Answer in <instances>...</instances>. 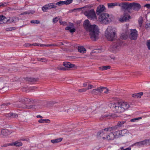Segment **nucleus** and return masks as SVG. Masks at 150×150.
<instances>
[{"mask_svg": "<svg viewBox=\"0 0 150 150\" xmlns=\"http://www.w3.org/2000/svg\"><path fill=\"white\" fill-rule=\"evenodd\" d=\"M143 94V93L142 92L137 93V98H140Z\"/></svg>", "mask_w": 150, "mask_h": 150, "instance_id": "nucleus-45", "label": "nucleus"}, {"mask_svg": "<svg viewBox=\"0 0 150 150\" xmlns=\"http://www.w3.org/2000/svg\"><path fill=\"white\" fill-rule=\"evenodd\" d=\"M51 44H47V45H44L43 44H40V47H43V46H46L47 47H51Z\"/></svg>", "mask_w": 150, "mask_h": 150, "instance_id": "nucleus-49", "label": "nucleus"}, {"mask_svg": "<svg viewBox=\"0 0 150 150\" xmlns=\"http://www.w3.org/2000/svg\"><path fill=\"white\" fill-rule=\"evenodd\" d=\"M1 134L3 136H7L10 134L11 132L8 129H2L1 131Z\"/></svg>", "mask_w": 150, "mask_h": 150, "instance_id": "nucleus-16", "label": "nucleus"}, {"mask_svg": "<svg viewBox=\"0 0 150 150\" xmlns=\"http://www.w3.org/2000/svg\"><path fill=\"white\" fill-rule=\"evenodd\" d=\"M127 37V35H125L124 34H122L120 36V38L122 39H123L125 40L126 39Z\"/></svg>", "mask_w": 150, "mask_h": 150, "instance_id": "nucleus-43", "label": "nucleus"}, {"mask_svg": "<svg viewBox=\"0 0 150 150\" xmlns=\"http://www.w3.org/2000/svg\"><path fill=\"white\" fill-rule=\"evenodd\" d=\"M83 26L86 31L89 32V35L92 41H96L98 39L99 31L97 26L91 25L89 20H86L84 22Z\"/></svg>", "mask_w": 150, "mask_h": 150, "instance_id": "nucleus-2", "label": "nucleus"}, {"mask_svg": "<svg viewBox=\"0 0 150 150\" xmlns=\"http://www.w3.org/2000/svg\"><path fill=\"white\" fill-rule=\"evenodd\" d=\"M58 18L57 17H56L55 18H53V22L54 23H55L58 21Z\"/></svg>", "mask_w": 150, "mask_h": 150, "instance_id": "nucleus-47", "label": "nucleus"}, {"mask_svg": "<svg viewBox=\"0 0 150 150\" xmlns=\"http://www.w3.org/2000/svg\"><path fill=\"white\" fill-rule=\"evenodd\" d=\"M51 47L53 46H60V45L58 44V45H56L55 44H51Z\"/></svg>", "mask_w": 150, "mask_h": 150, "instance_id": "nucleus-55", "label": "nucleus"}, {"mask_svg": "<svg viewBox=\"0 0 150 150\" xmlns=\"http://www.w3.org/2000/svg\"><path fill=\"white\" fill-rule=\"evenodd\" d=\"M100 87L96 89H93L91 91V93L94 95H97L98 92L100 93Z\"/></svg>", "mask_w": 150, "mask_h": 150, "instance_id": "nucleus-24", "label": "nucleus"}, {"mask_svg": "<svg viewBox=\"0 0 150 150\" xmlns=\"http://www.w3.org/2000/svg\"><path fill=\"white\" fill-rule=\"evenodd\" d=\"M94 87L93 85L91 84L88 85V88H87V90L92 89Z\"/></svg>", "mask_w": 150, "mask_h": 150, "instance_id": "nucleus-50", "label": "nucleus"}, {"mask_svg": "<svg viewBox=\"0 0 150 150\" xmlns=\"http://www.w3.org/2000/svg\"><path fill=\"white\" fill-rule=\"evenodd\" d=\"M79 52L81 53H85L86 52V50L83 46H79L78 49Z\"/></svg>", "mask_w": 150, "mask_h": 150, "instance_id": "nucleus-22", "label": "nucleus"}, {"mask_svg": "<svg viewBox=\"0 0 150 150\" xmlns=\"http://www.w3.org/2000/svg\"><path fill=\"white\" fill-rule=\"evenodd\" d=\"M40 44H38L37 43H34V44H32V45H34L35 46H40Z\"/></svg>", "mask_w": 150, "mask_h": 150, "instance_id": "nucleus-63", "label": "nucleus"}, {"mask_svg": "<svg viewBox=\"0 0 150 150\" xmlns=\"http://www.w3.org/2000/svg\"><path fill=\"white\" fill-rule=\"evenodd\" d=\"M131 9H132H132L136 11H138L141 8V6L140 4L137 3L133 2L131 3Z\"/></svg>", "mask_w": 150, "mask_h": 150, "instance_id": "nucleus-9", "label": "nucleus"}, {"mask_svg": "<svg viewBox=\"0 0 150 150\" xmlns=\"http://www.w3.org/2000/svg\"><path fill=\"white\" fill-rule=\"evenodd\" d=\"M29 13V14H33L35 13V11H34L33 10H31L30 11H28Z\"/></svg>", "mask_w": 150, "mask_h": 150, "instance_id": "nucleus-61", "label": "nucleus"}, {"mask_svg": "<svg viewBox=\"0 0 150 150\" xmlns=\"http://www.w3.org/2000/svg\"><path fill=\"white\" fill-rule=\"evenodd\" d=\"M17 107H21L23 108H26L28 109H30L32 108L33 107V106L32 105H30V106L24 105V106H22L21 105H18L17 106Z\"/></svg>", "mask_w": 150, "mask_h": 150, "instance_id": "nucleus-34", "label": "nucleus"}, {"mask_svg": "<svg viewBox=\"0 0 150 150\" xmlns=\"http://www.w3.org/2000/svg\"><path fill=\"white\" fill-rule=\"evenodd\" d=\"M76 30L75 28H73L70 29V32L71 33H73Z\"/></svg>", "mask_w": 150, "mask_h": 150, "instance_id": "nucleus-57", "label": "nucleus"}, {"mask_svg": "<svg viewBox=\"0 0 150 150\" xmlns=\"http://www.w3.org/2000/svg\"><path fill=\"white\" fill-rule=\"evenodd\" d=\"M17 29L16 27H10L9 28H7L6 29V31H10L12 30H14Z\"/></svg>", "mask_w": 150, "mask_h": 150, "instance_id": "nucleus-37", "label": "nucleus"}, {"mask_svg": "<svg viewBox=\"0 0 150 150\" xmlns=\"http://www.w3.org/2000/svg\"><path fill=\"white\" fill-rule=\"evenodd\" d=\"M103 130L105 132L106 134L109 132H114L116 130L115 127L114 126L112 127H109L103 129Z\"/></svg>", "mask_w": 150, "mask_h": 150, "instance_id": "nucleus-14", "label": "nucleus"}, {"mask_svg": "<svg viewBox=\"0 0 150 150\" xmlns=\"http://www.w3.org/2000/svg\"><path fill=\"white\" fill-rule=\"evenodd\" d=\"M113 134L115 138H118L120 137V132H119V130H117L116 131L113 132Z\"/></svg>", "mask_w": 150, "mask_h": 150, "instance_id": "nucleus-29", "label": "nucleus"}, {"mask_svg": "<svg viewBox=\"0 0 150 150\" xmlns=\"http://www.w3.org/2000/svg\"><path fill=\"white\" fill-rule=\"evenodd\" d=\"M115 138V136H114L113 133L112 132L110 133L109 135L106 136V137H103V139H107L108 140H113Z\"/></svg>", "mask_w": 150, "mask_h": 150, "instance_id": "nucleus-13", "label": "nucleus"}, {"mask_svg": "<svg viewBox=\"0 0 150 150\" xmlns=\"http://www.w3.org/2000/svg\"><path fill=\"white\" fill-rule=\"evenodd\" d=\"M125 122L126 121H118L117 124L114 126V127H115L116 130H117L118 128L122 127Z\"/></svg>", "mask_w": 150, "mask_h": 150, "instance_id": "nucleus-15", "label": "nucleus"}, {"mask_svg": "<svg viewBox=\"0 0 150 150\" xmlns=\"http://www.w3.org/2000/svg\"><path fill=\"white\" fill-rule=\"evenodd\" d=\"M121 131H122V134H123L124 135H125V134L127 133V130L126 129L121 130Z\"/></svg>", "mask_w": 150, "mask_h": 150, "instance_id": "nucleus-53", "label": "nucleus"}, {"mask_svg": "<svg viewBox=\"0 0 150 150\" xmlns=\"http://www.w3.org/2000/svg\"><path fill=\"white\" fill-rule=\"evenodd\" d=\"M147 46L149 50H150V40H148L147 42Z\"/></svg>", "mask_w": 150, "mask_h": 150, "instance_id": "nucleus-48", "label": "nucleus"}, {"mask_svg": "<svg viewBox=\"0 0 150 150\" xmlns=\"http://www.w3.org/2000/svg\"><path fill=\"white\" fill-rule=\"evenodd\" d=\"M101 52V50L100 49H96V51L94 52H95L96 53H98Z\"/></svg>", "mask_w": 150, "mask_h": 150, "instance_id": "nucleus-54", "label": "nucleus"}, {"mask_svg": "<svg viewBox=\"0 0 150 150\" xmlns=\"http://www.w3.org/2000/svg\"><path fill=\"white\" fill-rule=\"evenodd\" d=\"M59 23L61 25H65L66 24V23L65 22L59 21Z\"/></svg>", "mask_w": 150, "mask_h": 150, "instance_id": "nucleus-60", "label": "nucleus"}, {"mask_svg": "<svg viewBox=\"0 0 150 150\" xmlns=\"http://www.w3.org/2000/svg\"><path fill=\"white\" fill-rule=\"evenodd\" d=\"M63 139L62 138H59L58 139L51 140V142L53 144L59 143L61 142Z\"/></svg>", "mask_w": 150, "mask_h": 150, "instance_id": "nucleus-23", "label": "nucleus"}, {"mask_svg": "<svg viewBox=\"0 0 150 150\" xmlns=\"http://www.w3.org/2000/svg\"><path fill=\"white\" fill-rule=\"evenodd\" d=\"M41 62H47V60L45 58H42Z\"/></svg>", "mask_w": 150, "mask_h": 150, "instance_id": "nucleus-59", "label": "nucleus"}, {"mask_svg": "<svg viewBox=\"0 0 150 150\" xmlns=\"http://www.w3.org/2000/svg\"><path fill=\"white\" fill-rule=\"evenodd\" d=\"M131 150V148L130 147H129L125 149H123V150Z\"/></svg>", "mask_w": 150, "mask_h": 150, "instance_id": "nucleus-64", "label": "nucleus"}, {"mask_svg": "<svg viewBox=\"0 0 150 150\" xmlns=\"http://www.w3.org/2000/svg\"><path fill=\"white\" fill-rule=\"evenodd\" d=\"M71 28L70 27L67 26L66 27V28H65V29L66 30H68L70 31Z\"/></svg>", "mask_w": 150, "mask_h": 150, "instance_id": "nucleus-62", "label": "nucleus"}, {"mask_svg": "<svg viewBox=\"0 0 150 150\" xmlns=\"http://www.w3.org/2000/svg\"><path fill=\"white\" fill-rule=\"evenodd\" d=\"M87 90V88H83L82 89H80L79 90V92H84L86 91Z\"/></svg>", "mask_w": 150, "mask_h": 150, "instance_id": "nucleus-46", "label": "nucleus"}, {"mask_svg": "<svg viewBox=\"0 0 150 150\" xmlns=\"http://www.w3.org/2000/svg\"><path fill=\"white\" fill-rule=\"evenodd\" d=\"M112 117V118H114V115H108L107 114L105 113V114L103 115L100 118L101 120H102L103 119H104L105 118H110Z\"/></svg>", "mask_w": 150, "mask_h": 150, "instance_id": "nucleus-21", "label": "nucleus"}, {"mask_svg": "<svg viewBox=\"0 0 150 150\" xmlns=\"http://www.w3.org/2000/svg\"><path fill=\"white\" fill-rule=\"evenodd\" d=\"M105 8L103 5H100L98 7L97 10V14L98 15H100L103 12L105 11Z\"/></svg>", "mask_w": 150, "mask_h": 150, "instance_id": "nucleus-11", "label": "nucleus"}, {"mask_svg": "<svg viewBox=\"0 0 150 150\" xmlns=\"http://www.w3.org/2000/svg\"><path fill=\"white\" fill-rule=\"evenodd\" d=\"M106 134L105 132L103 130V129L99 131L97 133V137H101L102 138L104 137L103 136L104 134Z\"/></svg>", "mask_w": 150, "mask_h": 150, "instance_id": "nucleus-20", "label": "nucleus"}, {"mask_svg": "<svg viewBox=\"0 0 150 150\" xmlns=\"http://www.w3.org/2000/svg\"><path fill=\"white\" fill-rule=\"evenodd\" d=\"M18 18L17 17H11L9 18L7 20L6 23H15L18 21Z\"/></svg>", "mask_w": 150, "mask_h": 150, "instance_id": "nucleus-12", "label": "nucleus"}, {"mask_svg": "<svg viewBox=\"0 0 150 150\" xmlns=\"http://www.w3.org/2000/svg\"><path fill=\"white\" fill-rule=\"evenodd\" d=\"M7 82L6 78L5 77L1 78L0 79V85H3Z\"/></svg>", "mask_w": 150, "mask_h": 150, "instance_id": "nucleus-26", "label": "nucleus"}, {"mask_svg": "<svg viewBox=\"0 0 150 150\" xmlns=\"http://www.w3.org/2000/svg\"><path fill=\"white\" fill-rule=\"evenodd\" d=\"M56 5H54L53 3H50L43 6L42 7V9L43 11L45 12L48 10L50 9L51 8H56Z\"/></svg>", "mask_w": 150, "mask_h": 150, "instance_id": "nucleus-8", "label": "nucleus"}, {"mask_svg": "<svg viewBox=\"0 0 150 150\" xmlns=\"http://www.w3.org/2000/svg\"><path fill=\"white\" fill-rule=\"evenodd\" d=\"M129 37L131 39L136 40L137 36V31L136 29L131 30Z\"/></svg>", "mask_w": 150, "mask_h": 150, "instance_id": "nucleus-10", "label": "nucleus"}, {"mask_svg": "<svg viewBox=\"0 0 150 150\" xmlns=\"http://www.w3.org/2000/svg\"><path fill=\"white\" fill-rule=\"evenodd\" d=\"M65 3L64 1H61L57 3L55 5L56 6L57 5L59 6H61L65 4Z\"/></svg>", "mask_w": 150, "mask_h": 150, "instance_id": "nucleus-38", "label": "nucleus"}, {"mask_svg": "<svg viewBox=\"0 0 150 150\" xmlns=\"http://www.w3.org/2000/svg\"><path fill=\"white\" fill-rule=\"evenodd\" d=\"M84 14L87 16L89 19H92L96 18V13L93 9L86 11L84 13Z\"/></svg>", "mask_w": 150, "mask_h": 150, "instance_id": "nucleus-7", "label": "nucleus"}, {"mask_svg": "<svg viewBox=\"0 0 150 150\" xmlns=\"http://www.w3.org/2000/svg\"><path fill=\"white\" fill-rule=\"evenodd\" d=\"M142 141L143 146L145 145H150V140L149 139H145Z\"/></svg>", "mask_w": 150, "mask_h": 150, "instance_id": "nucleus-33", "label": "nucleus"}, {"mask_svg": "<svg viewBox=\"0 0 150 150\" xmlns=\"http://www.w3.org/2000/svg\"><path fill=\"white\" fill-rule=\"evenodd\" d=\"M131 3L128 2H122L119 4V6H120L122 9L127 10L128 12L132 13V11L131 9Z\"/></svg>", "mask_w": 150, "mask_h": 150, "instance_id": "nucleus-6", "label": "nucleus"}, {"mask_svg": "<svg viewBox=\"0 0 150 150\" xmlns=\"http://www.w3.org/2000/svg\"><path fill=\"white\" fill-rule=\"evenodd\" d=\"M100 88L101 90H100V93L102 91H104V93H107L109 91V90L107 88L102 87H100Z\"/></svg>", "mask_w": 150, "mask_h": 150, "instance_id": "nucleus-28", "label": "nucleus"}, {"mask_svg": "<svg viewBox=\"0 0 150 150\" xmlns=\"http://www.w3.org/2000/svg\"><path fill=\"white\" fill-rule=\"evenodd\" d=\"M110 66H105L99 67V69L101 71H104L110 69Z\"/></svg>", "mask_w": 150, "mask_h": 150, "instance_id": "nucleus-27", "label": "nucleus"}, {"mask_svg": "<svg viewBox=\"0 0 150 150\" xmlns=\"http://www.w3.org/2000/svg\"><path fill=\"white\" fill-rule=\"evenodd\" d=\"M129 107V105L125 102H116L111 104L112 109L115 113H122Z\"/></svg>", "mask_w": 150, "mask_h": 150, "instance_id": "nucleus-3", "label": "nucleus"}, {"mask_svg": "<svg viewBox=\"0 0 150 150\" xmlns=\"http://www.w3.org/2000/svg\"><path fill=\"white\" fill-rule=\"evenodd\" d=\"M73 1V0H67L66 1H64L65 4L66 5H68L71 3Z\"/></svg>", "mask_w": 150, "mask_h": 150, "instance_id": "nucleus-41", "label": "nucleus"}, {"mask_svg": "<svg viewBox=\"0 0 150 150\" xmlns=\"http://www.w3.org/2000/svg\"><path fill=\"white\" fill-rule=\"evenodd\" d=\"M63 65L67 68H72L75 66L74 64H71L69 62H64L63 63Z\"/></svg>", "mask_w": 150, "mask_h": 150, "instance_id": "nucleus-17", "label": "nucleus"}, {"mask_svg": "<svg viewBox=\"0 0 150 150\" xmlns=\"http://www.w3.org/2000/svg\"><path fill=\"white\" fill-rule=\"evenodd\" d=\"M117 5V3H109L108 4V6L109 8H112Z\"/></svg>", "mask_w": 150, "mask_h": 150, "instance_id": "nucleus-30", "label": "nucleus"}, {"mask_svg": "<svg viewBox=\"0 0 150 150\" xmlns=\"http://www.w3.org/2000/svg\"><path fill=\"white\" fill-rule=\"evenodd\" d=\"M134 145H137V146H143L142 141H141L138 142H136L134 144Z\"/></svg>", "mask_w": 150, "mask_h": 150, "instance_id": "nucleus-39", "label": "nucleus"}, {"mask_svg": "<svg viewBox=\"0 0 150 150\" xmlns=\"http://www.w3.org/2000/svg\"><path fill=\"white\" fill-rule=\"evenodd\" d=\"M38 122L39 123H49L50 122V121L49 120L47 119H41L38 120Z\"/></svg>", "mask_w": 150, "mask_h": 150, "instance_id": "nucleus-25", "label": "nucleus"}, {"mask_svg": "<svg viewBox=\"0 0 150 150\" xmlns=\"http://www.w3.org/2000/svg\"><path fill=\"white\" fill-rule=\"evenodd\" d=\"M130 16L128 13L124 11L123 14L121 15L118 19L119 21L122 23H125L129 21L130 19Z\"/></svg>", "mask_w": 150, "mask_h": 150, "instance_id": "nucleus-5", "label": "nucleus"}, {"mask_svg": "<svg viewBox=\"0 0 150 150\" xmlns=\"http://www.w3.org/2000/svg\"><path fill=\"white\" fill-rule=\"evenodd\" d=\"M11 144V143H8V144H5L2 145V146L3 147H6L8 146H11V145H10Z\"/></svg>", "mask_w": 150, "mask_h": 150, "instance_id": "nucleus-51", "label": "nucleus"}, {"mask_svg": "<svg viewBox=\"0 0 150 150\" xmlns=\"http://www.w3.org/2000/svg\"><path fill=\"white\" fill-rule=\"evenodd\" d=\"M57 68L58 70H60L65 71L67 69L66 68L63 67H58Z\"/></svg>", "mask_w": 150, "mask_h": 150, "instance_id": "nucleus-40", "label": "nucleus"}, {"mask_svg": "<svg viewBox=\"0 0 150 150\" xmlns=\"http://www.w3.org/2000/svg\"><path fill=\"white\" fill-rule=\"evenodd\" d=\"M142 118L141 117H139L134 118H133L130 120V121L132 122H134L138 120H139L141 119Z\"/></svg>", "mask_w": 150, "mask_h": 150, "instance_id": "nucleus-35", "label": "nucleus"}, {"mask_svg": "<svg viewBox=\"0 0 150 150\" xmlns=\"http://www.w3.org/2000/svg\"><path fill=\"white\" fill-rule=\"evenodd\" d=\"M30 23H34L36 24H38L40 23V21L38 20H32L31 21Z\"/></svg>", "mask_w": 150, "mask_h": 150, "instance_id": "nucleus-42", "label": "nucleus"}, {"mask_svg": "<svg viewBox=\"0 0 150 150\" xmlns=\"http://www.w3.org/2000/svg\"><path fill=\"white\" fill-rule=\"evenodd\" d=\"M119 132H120V137L124 136V135L123 134H122V131H121V130H119Z\"/></svg>", "mask_w": 150, "mask_h": 150, "instance_id": "nucleus-56", "label": "nucleus"}, {"mask_svg": "<svg viewBox=\"0 0 150 150\" xmlns=\"http://www.w3.org/2000/svg\"><path fill=\"white\" fill-rule=\"evenodd\" d=\"M8 116L13 118H15L18 117V115L16 113L12 112L11 113H9L8 114Z\"/></svg>", "mask_w": 150, "mask_h": 150, "instance_id": "nucleus-31", "label": "nucleus"}, {"mask_svg": "<svg viewBox=\"0 0 150 150\" xmlns=\"http://www.w3.org/2000/svg\"><path fill=\"white\" fill-rule=\"evenodd\" d=\"M139 23L140 27H141L142 24L143 22V19L142 17H140L138 20Z\"/></svg>", "mask_w": 150, "mask_h": 150, "instance_id": "nucleus-44", "label": "nucleus"}, {"mask_svg": "<svg viewBox=\"0 0 150 150\" xmlns=\"http://www.w3.org/2000/svg\"><path fill=\"white\" fill-rule=\"evenodd\" d=\"M115 28L111 26H109L105 31V35L107 39L109 41H113L110 47V50L114 53L117 52L120 50L122 43V41L119 39H115L116 37Z\"/></svg>", "mask_w": 150, "mask_h": 150, "instance_id": "nucleus-1", "label": "nucleus"}, {"mask_svg": "<svg viewBox=\"0 0 150 150\" xmlns=\"http://www.w3.org/2000/svg\"><path fill=\"white\" fill-rule=\"evenodd\" d=\"M144 6L146 7L149 9L150 8V4H147L144 5Z\"/></svg>", "mask_w": 150, "mask_h": 150, "instance_id": "nucleus-52", "label": "nucleus"}, {"mask_svg": "<svg viewBox=\"0 0 150 150\" xmlns=\"http://www.w3.org/2000/svg\"><path fill=\"white\" fill-rule=\"evenodd\" d=\"M22 143L18 141H16L15 142L11 143V146H21L22 145Z\"/></svg>", "mask_w": 150, "mask_h": 150, "instance_id": "nucleus-19", "label": "nucleus"}, {"mask_svg": "<svg viewBox=\"0 0 150 150\" xmlns=\"http://www.w3.org/2000/svg\"><path fill=\"white\" fill-rule=\"evenodd\" d=\"M26 80L30 82H34L37 81V79L34 78L27 77L26 78Z\"/></svg>", "mask_w": 150, "mask_h": 150, "instance_id": "nucleus-32", "label": "nucleus"}, {"mask_svg": "<svg viewBox=\"0 0 150 150\" xmlns=\"http://www.w3.org/2000/svg\"><path fill=\"white\" fill-rule=\"evenodd\" d=\"M99 21L102 23L105 24L109 23L111 22V17L107 13H102L99 15L98 18Z\"/></svg>", "mask_w": 150, "mask_h": 150, "instance_id": "nucleus-4", "label": "nucleus"}, {"mask_svg": "<svg viewBox=\"0 0 150 150\" xmlns=\"http://www.w3.org/2000/svg\"><path fill=\"white\" fill-rule=\"evenodd\" d=\"M21 100L23 102L27 104L30 103V102H34V100L32 99H29L27 98H21Z\"/></svg>", "mask_w": 150, "mask_h": 150, "instance_id": "nucleus-18", "label": "nucleus"}, {"mask_svg": "<svg viewBox=\"0 0 150 150\" xmlns=\"http://www.w3.org/2000/svg\"><path fill=\"white\" fill-rule=\"evenodd\" d=\"M7 19L6 17L3 15L0 16V21H7Z\"/></svg>", "mask_w": 150, "mask_h": 150, "instance_id": "nucleus-36", "label": "nucleus"}, {"mask_svg": "<svg viewBox=\"0 0 150 150\" xmlns=\"http://www.w3.org/2000/svg\"><path fill=\"white\" fill-rule=\"evenodd\" d=\"M21 15L29 14L28 11H25L21 13Z\"/></svg>", "mask_w": 150, "mask_h": 150, "instance_id": "nucleus-58", "label": "nucleus"}]
</instances>
